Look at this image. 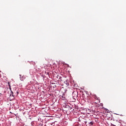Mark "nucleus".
<instances>
[{
	"label": "nucleus",
	"mask_w": 126,
	"mask_h": 126,
	"mask_svg": "<svg viewBox=\"0 0 126 126\" xmlns=\"http://www.w3.org/2000/svg\"><path fill=\"white\" fill-rule=\"evenodd\" d=\"M93 98H94V99H95V100H98L99 102H100V99H99V97H97V95H96V94H94L93 95Z\"/></svg>",
	"instance_id": "obj_1"
},
{
	"label": "nucleus",
	"mask_w": 126,
	"mask_h": 126,
	"mask_svg": "<svg viewBox=\"0 0 126 126\" xmlns=\"http://www.w3.org/2000/svg\"><path fill=\"white\" fill-rule=\"evenodd\" d=\"M20 80L22 81L24 80V79H25V77H23V76H22L21 75H20Z\"/></svg>",
	"instance_id": "obj_2"
},
{
	"label": "nucleus",
	"mask_w": 126,
	"mask_h": 126,
	"mask_svg": "<svg viewBox=\"0 0 126 126\" xmlns=\"http://www.w3.org/2000/svg\"><path fill=\"white\" fill-rule=\"evenodd\" d=\"M89 124L90 125V126H93L94 124V123H93V121H91L89 122Z\"/></svg>",
	"instance_id": "obj_3"
},
{
	"label": "nucleus",
	"mask_w": 126,
	"mask_h": 126,
	"mask_svg": "<svg viewBox=\"0 0 126 126\" xmlns=\"http://www.w3.org/2000/svg\"><path fill=\"white\" fill-rule=\"evenodd\" d=\"M9 89H10V90H11V88L10 87V85H9Z\"/></svg>",
	"instance_id": "obj_4"
},
{
	"label": "nucleus",
	"mask_w": 126,
	"mask_h": 126,
	"mask_svg": "<svg viewBox=\"0 0 126 126\" xmlns=\"http://www.w3.org/2000/svg\"><path fill=\"white\" fill-rule=\"evenodd\" d=\"M68 107V105H65V108H67Z\"/></svg>",
	"instance_id": "obj_5"
},
{
	"label": "nucleus",
	"mask_w": 126,
	"mask_h": 126,
	"mask_svg": "<svg viewBox=\"0 0 126 126\" xmlns=\"http://www.w3.org/2000/svg\"><path fill=\"white\" fill-rule=\"evenodd\" d=\"M18 94H19L18 92H17V95H18Z\"/></svg>",
	"instance_id": "obj_6"
},
{
	"label": "nucleus",
	"mask_w": 126,
	"mask_h": 126,
	"mask_svg": "<svg viewBox=\"0 0 126 126\" xmlns=\"http://www.w3.org/2000/svg\"><path fill=\"white\" fill-rule=\"evenodd\" d=\"M112 126H116V125H112Z\"/></svg>",
	"instance_id": "obj_7"
},
{
	"label": "nucleus",
	"mask_w": 126,
	"mask_h": 126,
	"mask_svg": "<svg viewBox=\"0 0 126 126\" xmlns=\"http://www.w3.org/2000/svg\"><path fill=\"white\" fill-rule=\"evenodd\" d=\"M86 123H87V122H85V124H86Z\"/></svg>",
	"instance_id": "obj_8"
},
{
	"label": "nucleus",
	"mask_w": 126,
	"mask_h": 126,
	"mask_svg": "<svg viewBox=\"0 0 126 126\" xmlns=\"http://www.w3.org/2000/svg\"><path fill=\"white\" fill-rule=\"evenodd\" d=\"M70 110H71V108H70Z\"/></svg>",
	"instance_id": "obj_9"
}]
</instances>
